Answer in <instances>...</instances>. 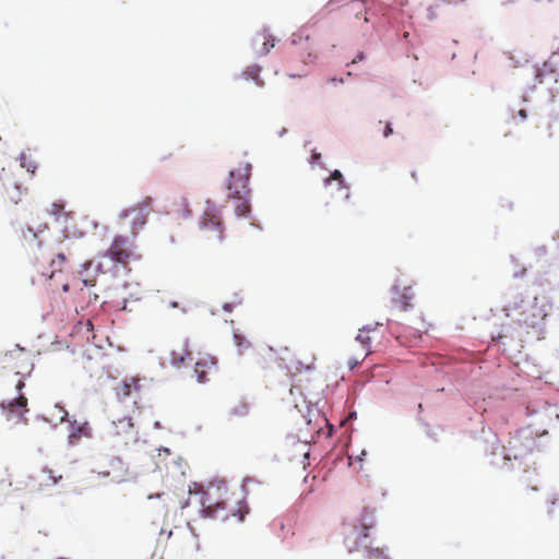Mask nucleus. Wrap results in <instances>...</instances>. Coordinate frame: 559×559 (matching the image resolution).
Wrapping results in <instances>:
<instances>
[{"mask_svg": "<svg viewBox=\"0 0 559 559\" xmlns=\"http://www.w3.org/2000/svg\"><path fill=\"white\" fill-rule=\"evenodd\" d=\"M142 254L136 251L135 245L124 236H116L106 252L100 254L97 260L84 263V270L87 271L94 266L96 272L105 274L109 272L115 263L128 265L131 261H140Z\"/></svg>", "mask_w": 559, "mask_h": 559, "instance_id": "obj_1", "label": "nucleus"}, {"mask_svg": "<svg viewBox=\"0 0 559 559\" xmlns=\"http://www.w3.org/2000/svg\"><path fill=\"white\" fill-rule=\"evenodd\" d=\"M251 164L240 163L237 168L229 171L226 182L227 198L236 200L235 214L238 217L246 216L250 212L249 180Z\"/></svg>", "mask_w": 559, "mask_h": 559, "instance_id": "obj_2", "label": "nucleus"}, {"mask_svg": "<svg viewBox=\"0 0 559 559\" xmlns=\"http://www.w3.org/2000/svg\"><path fill=\"white\" fill-rule=\"evenodd\" d=\"M22 237L26 241H37L38 253H35V266L37 272L45 278H51L56 272H60L67 261L63 251L55 253L50 249H41L43 240L39 234L27 227L22 229Z\"/></svg>", "mask_w": 559, "mask_h": 559, "instance_id": "obj_3", "label": "nucleus"}, {"mask_svg": "<svg viewBox=\"0 0 559 559\" xmlns=\"http://www.w3.org/2000/svg\"><path fill=\"white\" fill-rule=\"evenodd\" d=\"M236 504L237 507H229L227 501H213L205 492L201 512L203 516L222 521H226L230 516H237L238 521L241 522L249 513V508L243 501H237Z\"/></svg>", "mask_w": 559, "mask_h": 559, "instance_id": "obj_4", "label": "nucleus"}, {"mask_svg": "<svg viewBox=\"0 0 559 559\" xmlns=\"http://www.w3.org/2000/svg\"><path fill=\"white\" fill-rule=\"evenodd\" d=\"M152 198L146 197L141 202L122 211L120 219H127L131 227V235L135 237L147 222L152 212Z\"/></svg>", "mask_w": 559, "mask_h": 559, "instance_id": "obj_5", "label": "nucleus"}, {"mask_svg": "<svg viewBox=\"0 0 559 559\" xmlns=\"http://www.w3.org/2000/svg\"><path fill=\"white\" fill-rule=\"evenodd\" d=\"M200 228L206 240H215L218 242L223 241L225 230L224 224L219 211L213 205L209 204L204 211Z\"/></svg>", "mask_w": 559, "mask_h": 559, "instance_id": "obj_6", "label": "nucleus"}, {"mask_svg": "<svg viewBox=\"0 0 559 559\" xmlns=\"http://www.w3.org/2000/svg\"><path fill=\"white\" fill-rule=\"evenodd\" d=\"M4 361L7 367L22 377L28 376L34 367L31 353L19 345L4 354Z\"/></svg>", "mask_w": 559, "mask_h": 559, "instance_id": "obj_7", "label": "nucleus"}, {"mask_svg": "<svg viewBox=\"0 0 559 559\" xmlns=\"http://www.w3.org/2000/svg\"><path fill=\"white\" fill-rule=\"evenodd\" d=\"M0 181L5 190L8 200L13 204H17L22 195L26 192V189L17 185L12 175L5 171L4 167H2L0 171Z\"/></svg>", "mask_w": 559, "mask_h": 559, "instance_id": "obj_8", "label": "nucleus"}, {"mask_svg": "<svg viewBox=\"0 0 559 559\" xmlns=\"http://www.w3.org/2000/svg\"><path fill=\"white\" fill-rule=\"evenodd\" d=\"M525 300L523 298L519 300H514L504 307L506 316L512 317L513 312H519V317L515 319V322L519 325L524 326H535L536 320L535 316H528L525 310Z\"/></svg>", "mask_w": 559, "mask_h": 559, "instance_id": "obj_9", "label": "nucleus"}, {"mask_svg": "<svg viewBox=\"0 0 559 559\" xmlns=\"http://www.w3.org/2000/svg\"><path fill=\"white\" fill-rule=\"evenodd\" d=\"M68 430V442L70 445L78 444L84 438H92V428L87 421L69 420Z\"/></svg>", "mask_w": 559, "mask_h": 559, "instance_id": "obj_10", "label": "nucleus"}, {"mask_svg": "<svg viewBox=\"0 0 559 559\" xmlns=\"http://www.w3.org/2000/svg\"><path fill=\"white\" fill-rule=\"evenodd\" d=\"M5 411L7 419H16L26 421L24 415L28 413L27 399L24 395H20L16 399L9 402L7 406L2 405Z\"/></svg>", "mask_w": 559, "mask_h": 559, "instance_id": "obj_11", "label": "nucleus"}, {"mask_svg": "<svg viewBox=\"0 0 559 559\" xmlns=\"http://www.w3.org/2000/svg\"><path fill=\"white\" fill-rule=\"evenodd\" d=\"M62 479V475H56V473L48 467H44L32 477L34 487L38 490L50 488L58 484Z\"/></svg>", "mask_w": 559, "mask_h": 559, "instance_id": "obj_12", "label": "nucleus"}, {"mask_svg": "<svg viewBox=\"0 0 559 559\" xmlns=\"http://www.w3.org/2000/svg\"><path fill=\"white\" fill-rule=\"evenodd\" d=\"M112 436L118 438H132L135 436L134 424L130 416H122L112 420Z\"/></svg>", "mask_w": 559, "mask_h": 559, "instance_id": "obj_13", "label": "nucleus"}, {"mask_svg": "<svg viewBox=\"0 0 559 559\" xmlns=\"http://www.w3.org/2000/svg\"><path fill=\"white\" fill-rule=\"evenodd\" d=\"M316 58L317 56L313 53L312 46L308 40L294 47L290 52V62L300 60L305 66L313 63Z\"/></svg>", "mask_w": 559, "mask_h": 559, "instance_id": "obj_14", "label": "nucleus"}, {"mask_svg": "<svg viewBox=\"0 0 559 559\" xmlns=\"http://www.w3.org/2000/svg\"><path fill=\"white\" fill-rule=\"evenodd\" d=\"M414 294L412 287H404L403 292L394 288V297L392 298V307L397 311H406L412 308V299Z\"/></svg>", "mask_w": 559, "mask_h": 559, "instance_id": "obj_15", "label": "nucleus"}, {"mask_svg": "<svg viewBox=\"0 0 559 559\" xmlns=\"http://www.w3.org/2000/svg\"><path fill=\"white\" fill-rule=\"evenodd\" d=\"M316 357L312 353L307 349H300L295 354V360L292 365V369L297 372L308 371L314 367Z\"/></svg>", "mask_w": 559, "mask_h": 559, "instance_id": "obj_16", "label": "nucleus"}, {"mask_svg": "<svg viewBox=\"0 0 559 559\" xmlns=\"http://www.w3.org/2000/svg\"><path fill=\"white\" fill-rule=\"evenodd\" d=\"M216 361L213 357H204L199 359L194 366V373L199 382L209 380V376L215 370Z\"/></svg>", "mask_w": 559, "mask_h": 559, "instance_id": "obj_17", "label": "nucleus"}, {"mask_svg": "<svg viewBox=\"0 0 559 559\" xmlns=\"http://www.w3.org/2000/svg\"><path fill=\"white\" fill-rule=\"evenodd\" d=\"M253 43L257 46V52L263 56L275 46V38L267 31H262L255 35Z\"/></svg>", "mask_w": 559, "mask_h": 559, "instance_id": "obj_18", "label": "nucleus"}, {"mask_svg": "<svg viewBox=\"0 0 559 559\" xmlns=\"http://www.w3.org/2000/svg\"><path fill=\"white\" fill-rule=\"evenodd\" d=\"M110 465L114 467V473H111L110 471H106V472H103L104 475L106 476H110L112 475V478H121L124 476L127 469L123 465V463L121 462V460L115 457V459H111L110 460Z\"/></svg>", "mask_w": 559, "mask_h": 559, "instance_id": "obj_19", "label": "nucleus"}, {"mask_svg": "<svg viewBox=\"0 0 559 559\" xmlns=\"http://www.w3.org/2000/svg\"><path fill=\"white\" fill-rule=\"evenodd\" d=\"M261 68L259 66H250L243 72L242 76L246 80H252L258 86H263L264 82L260 79Z\"/></svg>", "mask_w": 559, "mask_h": 559, "instance_id": "obj_20", "label": "nucleus"}, {"mask_svg": "<svg viewBox=\"0 0 559 559\" xmlns=\"http://www.w3.org/2000/svg\"><path fill=\"white\" fill-rule=\"evenodd\" d=\"M249 414V404L246 402H237L235 405H233L228 411L229 417H246Z\"/></svg>", "mask_w": 559, "mask_h": 559, "instance_id": "obj_21", "label": "nucleus"}, {"mask_svg": "<svg viewBox=\"0 0 559 559\" xmlns=\"http://www.w3.org/2000/svg\"><path fill=\"white\" fill-rule=\"evenodd\" d=\"M234 338L240 355L245 354L246 350L251 347V342L245 335L235 332Z\"/></svg>", "mask_w": 559, "mask_h": 559, "instance_id": "obj_22", "label": "nucleus"}, {"mask_svg": "<svg viewBox=\"0 0 559 559\" xmlns=\"http://www.w3.org/2000/svg\"><path fill=\"white\" fill-rule=\"evenodd\" d=\"M21 167L22 168H25L29 174L34 175L35 171H36V164L29 158L27 157L25 154H21Z\"/></svg>", "mask_w": 559, "mask_h": 559, "instance_id": "obj_23", "label": "nucleus"}, {"mask_svg": "<svg viewBox=\"0 0 559 559\" xmlns=\"http://www.w3.org/2000/svg\"><path fill=\"white\" fill-rule=\"evenodd\" d=\"M51 416L58 419L60 423H63L68 417V412L63 406L56 404L51 411Z\"/></svg>", "mask_w": 559, "mask_h": 559, "instance_id": "obj_24", "label": "nucleus"}, {"mask_svg": "<svg viewBox=\"0 0 559 559\" xmlns=\"http://www.w3.org/2000/svg\"><path fill=\"white\" fill-rule=\"evenodd\" d=\"M50 213L57 217L59 221L60 218H67L69 216V213L64 212V206L62 204L53 203L51 205Z\"/></svg>", "mask_w": 559, "mask_h": 559, "instance_id": "obj_25", "label": "nucleus"}, {"mask_svg": "<svg viewBox=\"0 0 559 559\" xmlns=\"http://www.w3.org/2000/svg\"><path fill=\"white\" fill-rule=\"evenodd\" d=\"M331 180H335V181H338V185L341 188L344 187V179H343V175L340 170H334L325 180H324V183L325 185H329L331 182Z\"/></svg>", "mask_w": 559, "mask_h": 559, "instance_id": "obj_26", "label": "nucleus"}, {"mask_svg": "<svg viewBox=\"0 0 559 559\" xmlns=\"http://www.w3.org/2000/svg\"><path fill=\"white\" fill-rule=\"evenodd\" d=\"M356 341L360 342L364 346H367L369 344L370 337L367 335V332L360 330L356 337Z\"/></svg>", "mask_w": 559, "mask_h": 559, "instance_id": "obj_27", "label": "nucleus"}, {"mask_svg": "<svg viewBox=\"0 0 559 559\" xmlns=\"http://www.w3.org/2000/svg\"><path fill=\"white\" fill-rule=\"evenodd\" d=\"M185 355L189 356L190 354L185 352L183 354H180L179 356H177V354L175 352H173V357H174L173 362L175 365H179V364L183 362L186 359Z\"/></svg>", "mask_w": 559, "mask_h": 559, "instance_id": "obj_28", "label": "nucleus"}, {"mask_svg": "<svg viewBox=\"0 0 559 559\" xmlns=\"http://www.w3.org/2000/svg\"><path fill=\"white\" fill-rule=\"evenodd\" d=\"M392 133H393V129H392L391 124H390L389 122H386V123H385L384 131H383V136H384V138H388V136H390Z\"/></svg>", "mask_w": 559, "mask_h": 559, "instance_id": "obj_29", "label": "nucleus"}, {"mask_svg": "<svg viewBox=\"0 0 559 559\" xmlns=\"http://www.w3.org/2000/svg\"><path fill=\"white\" fill-rule=\"evenodd\" d=\"M82 282L85 286H94L95 285V278H93V277H84L82 280Z\"/></svg>", "mask_w": 559, "mask_h": 559, "instance_id": "obj_30", "label": "nucleus"}, {"mask_svg": "<svg viewBox=\"0 0 559 559\" xmlns=\"http://www.w3.org/2000/svg\"><path fill=\"white\" fill-rule=\"evenodd\" d=\"M24 386H25V382H24V379L22 378L16 382L15 388L17 391H21Z\"/></svg>", "mask_w": 559, "mask_h": 559, "instance_id": "obj_31", "label": "nucleus"}, {"mask_svg": "<svg viewBox=\"0 0 559 559\" xmlns=\"http://www.w3.org/2000/svg\"><path fill=\"white\" fill-rule=\"evenodd\" d=\"M353 5L355 7V10L357 11L356 16L358 17L359 13H360V9H361V3L357 1V2H354Z\"/></svg>", "mask_w": 559, "mask_h": 559, "instance_id": "obj_32", "label": "nucleus"}, {"mask_svg": "<svg viewBox=\"0 0 559 559\" xmlns=\"http://www.w3.org/2000/svg\"><path fill=\"white\" fill-rule=\"evenodd\" d=\"M365 58V55L364 52H359L354 59H353V63H356L358 61H361L362 59Z\"/></svg>", "mask_w": 559, "mask_h": 559, "instance_id": "obj_33", "label": "nucleus"}, {"mask_svg": "<svg viewBox=\"0 0 559 559\" xmlns=\"http://www.w3.org/2000/svg\"><path fill=\"white\" fill-rule=\"evenodd\" d=\"M320 157H321V154H320V153H313V154L311 155V163H314V162L319 160V159H320Z\"/></svg>", "mask_w": 559, "mask_h": 559, "instance_id": "obj_34", "label": "nucleus"}, {"mask_svg": "<svg viewBox=\"0 0 559 559\" xmlns=\"http://www.w3.org/2000/svg\"><path fill=\"white\" fill-rule=\"evenodd\" d=\"M358 364H359V361H358V360H350V361L348 362V365H349L350 369L355 368Z\"/></svg>", "mask_w": 559, "mask_h": 559, "instance_id": "obj_35", "label": "nucleus"}, {"mask_svg": "<svg viewBox=\"0 0 559 559\" xmlns=\"http://www.w3.org/2000/svg\"><path fill=\"white\" fill-rule=\"evenodd\" d=\"M519 115H520V117H521L522 119H525V118H526V116H527V115H526V110H524V109H520V110H519Z\"/></svg>", "mask_w": 559, "mask_h": 559, "instance_id": "obj_36", "label": "nucleus"}, {"mask_svg": "<svg viewBox=\"0 0 559 559\" xmlns=\"http://www.w3.org/2000/svg\"><path fill=\"white\" fill-rule=\"evenodd\" d=\"M411 176H412V178L414 179V181H418V176H417V173H416V171H412V173H411Z\"/></svg>", "mask_w": 559, "mask_h": 559, "instance_id": "obj_37", "label": "nucleus"}, {"mask_svg": "<svg viewBox=\"0 0 559 559\" xmlns=\"http://www.w3.org/2000/svg\"><path fill=\"white\" fill-rule=\"evenodd\" d=\"M555 72V81L556 82H559V69L557 71H554Z\"/></svg>", "mask_w": 559, "mask_h": 559, "instance_id": "obj_38", "label": "nucleus"}, {"mask_svg": "<svg viewBox=\"0 0 559 559\" xmlns=\"http://www.w3.org/2000/svg\"><path fill=\"white\" fill-rule=\"evenodd\" d=\"M171 308H179V304L177 301L170 302Z\"/></svg>", "mask_w": 559, "mask_h": 559, "instance_id": "obj_39", "label": "nucleus"}, {"mask_svg": "<svg viewBox=\"0 0 559 559\" xmlns=\"http://www.w3.org/2000/svg\"><path fill=\"white\" fill-rule=\"evenodd\" d=\"M302 74L301 73H292L290 76L292 78H295V76H301Z\"/></svg>", "mask_w": 559, "mask_h": 559, "instance_id": "obj_40", "label": "nucleus"}, {"mask_svg": "<svg viewBox=\"0 0 559 559\" xmlns=\"http://www.w3.org/2000/svg\"><path fill=\"white\" fill-rule=\"evenodd\" d=\"M224 309H225V310H227V311H229V310H230L228 305H225V306H224Z\"/></svg>", "mask_w": 559, "mask_h": 559, "instance_id": "obj_41", "label": "nucleus"}]
</instances>
